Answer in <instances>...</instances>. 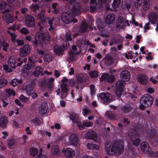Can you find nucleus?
Masks as SVG:
<instances>
[{"label": "nucleus", "instance_id": "obj_1", "mask_svg": "<svg viewBox=\"0 0 158 158\" xmlns=\"http://www.w3.org/2000/svg\"><path fill=\"white\" fill-rule=\"evenodd\" d=\"M105 146L107 154L110 156L113 155L115 153H119L123 149V146L118 142L112 143L110 141H107Z\"/></svg>", "mask_w": 158, "mask_h": 158}, {"label": "nucleus", "instance_id": "obj_2", "mask_svg": "<svg viewBox=\"0 0 158 158\" xmlns=\"http://www.w3.org/2000/svg\"><path fill=\"white\" fill-rule=\"evenodd\" d=\"M153 101V99L151 95L149 94L143 95L140 100V103L142 106L140 109H143L144 107H147L151 106Z\"/></svg>", "mask_w": 158, "mask_h": 158}, {"label": "nucleus", "instance_id": "obj_3", "mask_svg": "<svg viewBox=\"0 0 158 158\" xmlns=\"http://www.w3.org/2000/svg\"><path fill=\"white\" fill-rule=\"evenodd\" d=\"M129 135L133 144L136 146H139L140 141L139 134L135 130H133L131 132L129 133Z\"/></svg>", "mask_w": 158, "mask_h": 158}, {"label": "nucleus", "instance_id": "obj_4", "mask_svg": "<svg viewBox=\"0 0 158 158\" xmlns=\"http://www.w3.org/2000/svg\"><path fill=\"white\" fill-rule=\"evenodd\" d=\"M44 34L43 33L37 34L34 40L32 41V44L36 46L42 45L45 42Z\"/></svg>", "mask_w": 158, "mask_h": 158}, {"label": "nucleus", "instance_id": "obj_5", "mask_svg": "<svg viewBox=\"0 0 158 158\" xmlns=\"http://www.w3.org/2000/svg\"><path fill=\"white\" fill-rule=\"evenodd\" d=\"M99 97L104 104L110 103L113 101L112 95L108 93H101Z\"/></svg>", "mask_w": 158, "mask_h": 158}, {"label": "nucleus", "instance_id": "obj_6", "mask_svg": "<svg viewBox=\"0 0 158 158\" xmlns=\"http://www.w3.org/2000/svg\"><path fill=\"white\" fill-rule=\"evenodd\" d=\"M102 7V5L99 0H90V11L91 12L98 10Z\"/></svg>", "mask_w": 158, "mask_h": 158}, {"label": "nucleus", "instance_id": "obj_7", "mask_svg": "<svg viewBox=\"0 0 158 158\" xmlns=\"http://www.w3.org/2000/svg\"><path fill=\"white\" fill-rule=\"evenodd\" d=\"M25 21L27 26L33 27L35 25V19L34 17L30 15H27L25 17Z\"/></svg>", "mask_w": 158, "mask_h": 158}, {"label": "nucleus", "instance_id": "obj_8", "mask_svg": "<svg viewBox=\"0 0 158 158\" xmlns=\"http://www.w3.org/2000/svg\"><path fill=\"white\" fill-rule=\"evenodd\" d=\"M30 52V48L28 44L24 45L20 48L19 55L21 56H27Z\"/></svg>", "mask_w": 158, "mask_h": 158}, {"label": "nucleus", "instance_id": "obj_9", "mask_svg": "<svg viewBox=\"0 0 158 158\" xmlns=\"http://www.w3.org/2000/svg\"><path fill=\"white\" fill-rule=\"evenodd\" d=\"M79 139L77 135L71 134L69 137V143L70 145L76 146L79 143Z\"/></svg>", "mask_w": 158, "mask_h": 158}, {"label": "nucleus", "instance_id": "obj_10", "mask_svg": "<svg viewBox=\"0 0 158 158\" xmlns=\"http://www.w3.org/2000/svg\"><path fill=\"white\" fill-rule=\"evenodd\" d=\"M61 19L64 23L69 24L72 22V16L71 15L67 13H63L61 16Z\"/></svg>", "mask_w": 158, "mask_h": 158}, {"label": "nucleus", "instance_id": "obj_11", "mask_svg": "<svg viewBox=\"0 0 158 158\" xmlns=\"http://www.w3.org/2000/svg\"><path fill=\"white\" fill-rule=\"evenodd\" d=\"M17 60L14 56H10L8 59V64L10 69H15L17 66Z\"/></svg>", "mask_w": 158, "mask_h": 158}, {"label": "nucleus", "instance_id": "obj_12", "mask_svg": "<svg viewBox=\"0 0 158 158\" xmlns=\"http://www.w3.org/2000/svg\"><path fill=\"white\" fill-rule=\"evenodd\" d=\"M138 82L140 84L146 85L148 80V77L145 75L139 74L137 78Z\"/></svg>", "mask_w": 158, "mask_h": 158}, {"label": "nucleus", "instance_id": "obj_13", "mask_svg": "<svg viewBox=\"0 0 158 158\" xmlns=\"http://www.w3.org/2000/svg\"><path fill=\"white\" fill-rule=\"evenodd\" d=\"M64 50L63 47L58 45H55L54 47L53 51L54 53L58 56L63 55Z\"/></svg>", "mask_w": 158, "mask_h": 158}, {"label": "nucleus", "instance_id": "obj_14", "mask_svg": "<svg viewBox=\"0 0 158 158\" xmlns=\"http://www.w3.org/2000/svg\"><path fill=\"white\" fill-rule=\"evenodd\" d=\"M120 78L123 80L128 81L130 78V74L129 72L127 70L122 71L120 73Z\"/></svg>", "mask_w": 158, "mask_h": 158}, {"label": "nucleus", "instance_id": "obj_15", "mask_svg": "<svg viewBox=\"0 0 158 158\" xmlns=\"http://www.w3.org/2000/svg\"><path fill=\"white\" fill-rule=\"evenodd\" d=\"M8 123L7 117L5 116H2L0 118V127L2 129L6 127V125Z\"/></svg>", "mask_w": 158, "mask_h": 158}, {"label": "nucleus", "instance_id": "obj_16", "mask_svg": "<svg viewBox=\"0 0 158 158\" xmlns=\"http://www.w3.org/2000/svg\"><path fill=\"white\" fill-rule=\"evenodd\" d=\"M47 104L45 102L42 103L39 107V113L41 115L45 114L48 110Z\"/></svg>", "mask_w": 158, "mask_h": 158}, {"label": "nucleus", "instance_id": "obj_17", "mask_svg": "<svg viewBox=\"0 0 158 158\" xmlns=\"http://www.w3.org/2000/svg\"><path fill=\"white\" fill-rule=\"evenodd\" d=\"M81 7L80 4L78 3H75L73 5L72 9L73 13L77 15L81 13Z\"/></svg>", "mask_w": 158, "mask_h": 158}, {"label": "nucleus", "instance_id": "obj_18", "mask_svg": "<svg viewBox=\"0 0 158 158\" xmlns=\"http://www.w3.org/2000/svg\"><path fill=\"white\" fill-rule=\"evenodd\" d=\"M64 155L67 158H72L75 156V152L71 148H67L64 151Z\"/></svg>", "mask_w": 158, "mask_h": 158}, {"label": "nucleus", "instance_id": "obj_19", "mask_svg": "<svg viewBox=\"0 0 158 158\" xmlns=\"http://www.w3.org/2000/svg\"><path fill=\"white\" fill-rule=\"evenodd\" d=\"M115 21V16L113 14H110L105 18V22L108 24L113 23Z\"/></svg>", "mask_w": 158, "mask_h": 158}, {"label": "nucleus", "instance_id": "obj_20", "mask_svg": "<svg viewBox=\"0 0 158 158\" xmlns=\"http://www.w3.org/2000/svg\"><path fill=\"white\" fill-rule=\"evenodd\" d=\"M43 69L40 67H36L33 73V74L35 77H38L40 75H43Z\"/></svg>", "mask_w": 158, "mask_h": 158}, {"label": "nucleus", "instance_id": "obj_21", "mask_svg": "<svg viewBox=\"0 0 158 158\" xmlns=\"http://www.w3.org/2000/svg\"><path fill=\"white\" fill-rule=\"evenodd\" d=\"M86 136L89 139H92L95 141L97 140V135L95 132L93 131H90L87 132Z\"/></svg>", "mask_w": 158, "mask_h": 158}, {"label": "nucleus", "instance_id": "obj_22", "mask_svg": "<svg viewBox=\"0 0 158 158\" xmlns=\"http://www.w3.org/2000/svg\"><path fill=\"white\" fill-rule=\"evenodd\" d=\"M25 90L27 94L29 95H31L34 93L33 86L31 84H28L26 87Z\"/></svg>", "mask_w": 158, "mask_h": 158}, {"label": "nucleus", "instance_id": "obj_23", "mask_svg": "<svg viewBox=\"0 0 158 158\" xmlns=\"http://www.w3.org/2000/svg\"><path fill=\"white\" fill-rule=\"evenodd\" d=\"M2 19L7 23H12L14 20L13 16L9 14L5 15L3 16Z\"/></svg>", "mask_w": 158, "mask_h": 158}, {"label": "nucleus", "instance_id": "obj_24", "mask_svg": "<svg viewBox=\"0 0 158 158\" xmlns=\"http://www.w3.org/2000/svg\"><path fill=\"white\" fill-rule=\"evenodd\" d=\"M148 136L152 139V141L156 142L157 141V138L155 131L153 130H151L148 133Z\"/></svg>", "mask_w": 158, "mask_h": 158}, {"label": "nucleus", "instance_id": "obj_25", "mask_svg": "<svg viewBox=\"0 0 158 158\" xmlns=\"http://www.w3.org/2000/svg\"><path fill=\"white\" fill-rule=\"evenodd\" d=\"M88 27L87 23L85 22L82 23L79 27V31L81 33H83L86 31Z\"/></svg>", "mask_w": 158, "mask_h": 158}, {"label": "nucleus", "instance_id": "obj_26", "mask_svg": "<svg viewBox=\"0 0 158 158\" xmlns=\"http://www.w3.org/2000/svg\"><path fill=\"white\" fill-rule=\"evenodd\" d=\"M51 152L53 155L58 156L60 153V151L59 147L56 145L52 147Z\"/></svg>", "mask_w": 158, "mask_h": 158}, {"label": "nucleus", "instance_id": "obj_27", "mask_svg": "<svg viewBox=\"0 0 158 158\" xmlns=\"http://www.w3.org/2000/svg\"><path fill=\"white\" fill-rule=\"evenodd\" d=\"M157 15L156 14L152 13L150 15L149 19L150 21L153 24H155L157 19Z\"/></svg>", "mask_w": 158, "mask_h": 158}, {"label": "nucleus", "instance_id": "obj_28", "mask_svg": "<svg viewBox=\"0 0 158 158\" xmlns=\"http://www.w3.org/2000/svg\"><path fill=\"white\" fill-rule=\"evenodd\" d=\"M61 89V92H68L69 89L67 84L61 83L60 85Z\"/></svg>", "mask_w": 158, "mask_h": 158}, {"label": "nucleus", "instance_id": "obj_29", "mask_svg": "<svg viewBox=\"0 0 158 158\" xmlns=\"http://www.w3.org/2000/svg\"><path fill=\"white\" fill-rule=\"evenodd\" d=\"M131 108L129 105H126L121 107V112L124 113H127L129 112Z\"/></svg>", "mask_w": 158, "mask_h": 158}, {"label": "nucleus", "instance_id": "obj_30", "mask_svg": "<svg viewBox=\"0 0 158 158\" xmlns=\"http://www.w3.org/2000/svg\"><path fill=\"white\" fill-rule=\"evenodd\" d=\"M106 64L107 65H111L113 63V60L111 57L110 56H106L104 59Z\"/></svg>", "mask_w": 158, "mask_h": 158}, {"label": "nucleus", "instance_id": "obj_31", "mask_svg": "<svg viewBox=\"0 0 158 158\" xmlns=\"http://www.w3.org/2000/svg\"><path fill=\"white\" fill-rule=\"evenodd\" d=\"M35 61H31L28 64L24 66V69L27 70H30L35 67Z\"/></svg>", "mask_w": 158, "mask_h": 158}, {"label": "nucleus", "instance_id": "obj_32", "mask_svg": "<svg viewBox=\"0 0 158 158\" xmlns=\"http://www.w3.org/2000/svg\"><path fill=\"white\" fill-rule=\"evenodd\" d=\"M87 147L89 150H99V147L98 145L92 143H88Z\"/></svg>", "mask_w": 158, "mask_h": 158}, {"label": "nucleus", "instance_id": "obj_33", "mask_svg": "<svg viewBox=\"0 0 158 158\" xmlns=\"http://www.w3.org/2000/svg\"><path fill=\"white\" fill-rule=\"evenodd\" d=\"M125 82L123 80H118L116 84V87L117 89H123Z\"/></svg>", "mask_w": 158, "mask_h": 158}, {"label": "nucleus", "instance_id": "obj_34", "mask_svg": "<svg viewBox=\"0 0 158 158\" xmlns=\"http://www.w3.org/2000/svg\"><path fill=\"white\" fill-rule=\"evenodd\" d=\"M124 21L123 18L121 16L119 17L117 23V27H119L120 28L122 27L124 25Z\"/></svg>", "mask_w": 158, "mask_h": 158}, {"label": "nucleus", "instance_id": "obj_35", "mask_svg": "<svg viewBox=\"0 0 158 158\" xmlns=\"http://www.w3.org/2000/svg\"><path fill=\"white\" fill-rule=\"evenodd\" d=\"M70 118L74 123H75L77 122V121H78V115L74 113H73L70 114Z\"/></svg>", "mask_w": 158, "mask_h": 158}, {"label": "nucleus", "instance_id": "obj_36", "mask_svg": "<svg viewBox=\"0 0 158 158\" xmlns=\"http://www.w3.org/2000/svg\"><path fill=\"white\" fill-rule=\"evenodd\" d=\"M121 3V0H114L112 6L114 10H115L120 6Z\"/></svg>", "mask_w": 158, "mask_h": 158}, {"label": "nucleus", "instance_id": "obj_37", "mask_svg": "<svg viewBox=\"0 0 158 158\" xmlns=\"http://www.w3.org/2000/svg\"><path fill=\"white\" fill-rule=\"evenodd\" d=\"M143 8L144 10H148L150 6L149 0H143Z\"/></svg>", "mask_w": 158, "mask_h": 158}, {"label": "nucleus", "instance_id": "obj_38", "mask_svg": "<svg viewBox=\"0 0 158 158\" xmlns=\"http://www.w3.org/2000/svg\"><path fill=\"white\" fill-rule=\"evenodd\" d=\"M148 144L147 143L143 142L141 144V149L142 152L145 153L147 152V148L148 147Z\"/></svg>", "mask_w": 158, "mask_h": 158}, {"label": "nucleus", "instance_id": "obj_39", "mask_svg": "<svg viewBox=\"0 0 158 158\" xmlns=\"http://www.w3.org/2000/svg\"><path fill=\"white\" fill-rule=\"evenodd\" d=\"M32 122L35 123V125L39 126L42 123V121L41 119L35 117L31 120Z\"/></svg>", "mask_w": 158, "mask_h": 158}, {"label": "nucleus", "instance_id": "obj_40", "mask_svg": "<svg viewBox=\"0 0 158 158\" xmlns=\"http://www.w3.org/2000/svg\"><path fill=\"white\" fill-rule=\"evenodd\" d=\"M7 83V80L5 79H0V89L6 86Z\"/></svg>", "mask_w": 158, "mask_h": 158}, {"label": "nucleus", "instance_id": "obj_41", "mask_svg": "<svg viewBox=\"0 0 158 158\" xmlns=\"http://www.w3.org/2000/svg\"><path fill=\"white\" fill-rule=\"evenodd\" d=\"M37 150L35 148H31L29 150L30 154L32 156H35L37 154Z\"/></svg>", "mask_w": 158, "mask_h": 158}, {"label": "nucleus", "instance_id": "obj_42", "mask_svg": "<svg viewBox=\"0 0 158 158\" xmlns=\"http://www.w3.org/2000/svg\"><path fill=\"white\" fill-rule=\"evenodd\" d=\"M31 9L33 12H35L39 8V5L38 4H32L30 7Z\"/></svg>", "mask_w": 158, "mask_h": 158}, {"label": "nucleus", "instance_id": "obj_43", "mask_svg": "<svg viewBox=\"0 0 158 158\" xmlns=\"http://www.w3.org/2000/svg\"><path fill=\"white\" fill-rule=\"evenodd\" d=\"M106 114L108 118L111 120L114 119L115 117V115L111 111L107 112Z\"/></svg>", "mask_w": 158, "mask_h": 158}, {"label": "nucleus", "instance_id": "obj_44", "mask_svg": "<svg viewBox=\"0 0 158 158\" xmlns=\"http://www.w3.org/2000/svg\"><path fill=\"white\" fill-rule=\"evenodd\" d=\"M89 74L92 78H95L98 76V72L95 70H92L90 72Z\"/></svg>", "mask_w": 158, "mask_h": 158}, {"label": "nucleus", "instance_id": "obj_45", "mask_svg": "<svg viewBox=\"0 0 158 158\" xmlns=\"http://www.w3.org/2000/svg\"><path fill=\"white\" fill-rule=\"evenodd\" d=\"M6 92L9 96H11V95L15 96V91L13 89H6Z\"/></svg>", "mask_w": 158, "mask_h": 158}, {"label": "nucleus", "instance_id": "obj_46", "mask_svg": "<svg viewBox=\"0 0 158 158\" xmlns=\"http://www.w3.org/2000/svg\"><path fill=\"white\" fill-rule=\"evenodd\" d=\"M7 33L9 34L11 37V39L12 42H15L16 41V38L17 35L14 33H11L10 31H7Z\"/></svg>", "mask_w": 158, "mask_h": 158}, {"label": "nucleus", "instance_id": "obj_47", "mask_svg": "<svg viewBox=\"0 0 158 158\" xmlns=\"http://www.w3.org/2000/svg\"><path fill=\"white\" fill-rule=\"evenodd\" d=\"M69 57L68 58V61L69 62L72 61L74 58V53L72 51H70L69 52Z\"/></svg>", "mask_w": 158, "mask_h": 158}, {"label": "nucleus", "instance_id": "obj_48", "mask_svg": "<svg viewBox=\"0 0 158 158\" xmlns=\"http://www.w3.org/2000/svg\"><path fill=\"white\" fill-rule=\"evenodd\" d=\"M44 60L45 61L49 62L52 60V57L49 54H46L44 56Z\"/></svg>", "mask_w": 158, "mask_h": 158}, {"label": "nucleus", "instance_id": "obj_49", "mask_svg": "<svg viewBox=\"0 0 158 158\" xmlns=\"http://www.w3.org/2000/svg\"><path fill=\"white\" fill-rule=\"evenodd\" d=\"M8 145L10 147H11L15 144V140L13 138H11L7 140Z\"/></svg>", "mask_w": 158, "mask_h": 158}, {"label": "nucleus", "instance_id": "obj_50", "mask_svg": "<svg viewBox=\"0 0 158 158\" xmlns=\"http://www.w3.org/2000/svg\"><path fill=\"white\" fill-rule=\"evenodd\" d=\"M20 32L24 35H27L30 33V31L25 27H23L21 29Z\"/></svg>", "mask_w": 158, "mask_h": 158}, {"label": "nucleus", "instance_id": "obj_51", "mask_svg": "<svg viewBox=\"0 0 158 158\" xmlns=\"http://www.w3.org/2000/svg\"><path fill=\"white\" fill-rule=\"evenodd\" d=\"M44 40L45 41L44 44H45L47 43H49L51 40V38L50 36L49 35L44 34Z\"/></svg>", "mask_w": 158, "mask_h": 158}, {"label": "nucleus", "instance_id": "obj_52", "mask_svg": "<svg viewBox=\"0 0 158 158\" xmlns=\"http://www.w3.org/2000/svg\"><path fill=\"white\" fill-rule=\"evenodd\" d=\"M108 77L107 80L106 81L109 83H112L114 81V77L113 75H110L108 74Z\"/></svg>", "mask_w": 158, "mask_h": 158}, {"label": "nucleus", "instance_id": "obj_53", "mask_svg": "<svg viewBox=\"0 0 158 158\" xmlns=\"http://www.w3.org/2000/svg\"><path fill=\"white\" fill-rule=\"evenodd\" d=\"M77 80L79 83L82 82L84 80L83 74L80 73L79 74L77 77Z\"/></svg>", "mask_w": 158, "mask_h": 158}, {"label": "nucleus", "instance_id": "obj_54", "mask_svg": "<svg viewBox=\"0 0 158 158\" xmlns=\"http://www.w3.org/2000/svg\"><path fill=\"white\" fill-rule=\"evenodd\" d=\"M11 83L13 86H15L19 85L20 83L17 79H15L11 81Z\"/></svg>", "mask_w": 158, "mask_h": 158}, {"label": "nucleus", "instance_id": "obj_55", "mask_svg": "<svg viewBox=\"0 0 158 158\" xmlns=\"http://www.w3.org/2000/svg\"><path fill=\"white\" fill-rule=\"evenodd\" d=\"M108 73H105L102 75L100 78L101 81H106L108 77Z\"/></svg>", "mask_w": 158, "mask_h": 158}, {"label": "nucleus", "instance_id": "obj_56", "mask_svg": "<svg viewBox=\"0 0 158 158\" xmlns=\"http://www.w3.org/2000/svg\"><path fill=\"white\" fill-rule=\"evenodd\" d=\"M19 98L21 101L25 103L27 102L29 100L28 98L24 97L23 95H21Z\"/></svg>", "mask_w": 158, "mask_h": 158}, {"label": "nucleus", "instance_id": "obj_57", "mask_svg": "<svg viewBox=\"0 0 158 158\" xmlns=\"http://www.w3.org/2000/svg\"><path fill=\"white\" fill-rule=\"evenodd\" d=\"M123 91V89H117L116 88L115 92L117 96L119 97H120Z\"/></svg>", "mask_w": 158, "mask_h": 158}, {"label": "nucleus", "instance_id": "obj_58", "mask_svg": "<svg viewBox=\"0 0 158 158\" xmlns=\"http://www.w3.org/2000/svg\"><path fill=\"white\" fill-rule=\"evenodd\" d=\"M8 6V4L5 2L2 1L0 2V9H5L6 7Z\"/></svg>", "mask_w": 158, "mask_h": 158}, {"label": "nucleus", "instance_id": "obj_59", "mask_svg": "<svg viewBox=\"0 0 158 158\" xmlns=\"http://www.w3.org/2000/svg\"><path fill=\"white\" fill-rule=\"evenodd\" d=\"M3 69L7 72L10 73L12 71V69L9 68V65L7 64H4L3 66Z\"/></svg>", "mask_w": 158, "mask_h": 158}, {"label": "nucleus", "instance_id": "obj_60", "mask_svg": "<svg viewBox=\"0 0 158 158\" xmlns=\"http://www.w3.org/2000/svg\"><path fill=\"white\" fill-rule=\"evenodd\" d=\"M49 27L48 29L49 31H53L55 30V29L56 27V25L55 23H53L51 24V25H49Z\"/></svg>", "mask_w": 158, "mask_h": 158}, {"label": "nucleus", "instance_id": "obj_61", "mask_svg": "<svg viewBox=\"0 0 158 158\" xmlns=\"http://www.w3.org/2000/svg\"><path fill=\"white\" fill-rule=\"evenodd\" d=\"M56 19L54 18H49L48 17L47 18V19L48 21V23L49 25H51V24L54 23L53 22L55 21Z\"/></svg>", "mask_w": 158, "mask_h": 158}, {"label": "nucleus", "instance_id": "obj_62", "mask_svg": "<svg viewBox=\"0 0 158 158\" xmlns=\"http://www.w3.org/2000/svg\"><path fill=\"white\" fill-rule=\"evenodd\" d=\"M16 41L19 46H21L24 44V41L23 40L17 39Z\"/></svg>", "mask_w": 158, "mask_h": 158}, {"label": "nucleus", "instance_id": "obj_63", "mask_svg": "<svg viewBox=\"0 0 158 158\" xmlns=\"http://www.w3.org/2000/svg\"><path fill=\"white\" fill-rule=\"evenodd\" d=\"M68 92H61V94L60 96V98L62 99H64L67 96H68Z\"/></svg>", "mask_w": 158, "mask_h": 158}, {"label": "nucleus", "instance_id": "obj_64", "mask_svg": "<svg viewBox=\"0 0 158 158\" xmlns=\"http://www.w3.org/2000/svg\"><path fill=\"white\" fill-rule=\"evenodd\" d=\"M93 123L89 122H84L83 123V125L84 126L87 127H91L93 125Z\"/></svg>", "mask_w": 158, "mask_h": 158}]
</instances>
